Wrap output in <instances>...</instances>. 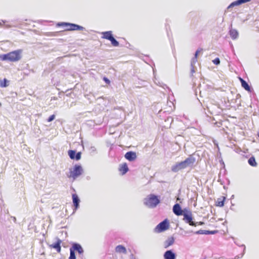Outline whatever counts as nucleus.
Returning <instances> with one entry per match:
<instances>
[{
    "label": "nucleus",
    "instance_id": "nucleus-1",
    "mask_svg": "<svg viewBox=\"0 0 259 259\" xmlns=\"http://www.w3.org/2000/svg\"><path fill=\"white\" fill-rule=\"evenodd\" d=\"M22 52V50H17L6 54L0 55V59L3 61L17 62L21 59Z\"/></svg>",
    "mask_w": 259,
    "mask_h": 259
},
{
    "label": "nucleus",
    "instance_id": "nucleus-2",
    "mask_svg": "<svg viewBox=\"0 0 259 259\" xmlns=\"http://www.w3.org/2000/svg\"><path fill=\"white\" fill-rule=\"evenodd\" d=\"M160 202V196L154 194L148 195L144 199V204L149 208H155Z\"/></svg>",
    "mask_w": 259,
    "mask_h": 259
},
{
    "label": "nucleus",
    "instance_id": "nucleus-3",
    "mask_svg": "<svg viewBox=\"0 0 259 259\" xmlns=\"http://www.w3.org/2000/svg\"><path fill=\"white\" fill-rule=\"evenodd\" d=\"M182 215H183V220L186 223L192 226L196 227L197 225V223L193 221L194 218L192 216V212L189 209L184 208L183 213Z\"/></svg>",
    "mask_w": 259,
    "mask_h": 259
},
{
    "label": "nucleus",
    "instance_id": "nucleus-4",
    "mask_svg": "<svg viewBox=\"0 0 259 259\" xmlns=\"http://www.w3.org/2000/svg\"><path fill=\"white\" fill-rule=\"evenodd\" d=\"M101 34H102V38L110 40L113 46L118 47L119 46V42L113 37L111 31H104Z\"/></svg>",
    "mask_w": 259,
    "mask_h": 259
},
{
    "label": "nucleus",
    "instance_id": "nucleus-5",
    "mask_svg": "<svg viewBox=\"0 0 259 259\" xmlns=\"http://www.w3.org/2000/svg\"><path fill=\"white\" fill-rule=\"evenodd\" d=\"M169 227V223L167 219H166L159 223L154 228V232L161 233L167 230Z\"/></svg>",
    "mask_w": 259,
    "mask_h": 259
},
{
    "label": "nucleus",
    "instance_id": "nucleus-6",
    "mask_svg": "<svg viewBox=\"0 0 259 259\" xmlns=\"http://www.w3.org/2000/svg\"><path fill=\"white\" fill-rule=\"evenodd\" d=\"M83 171L82 168L80 165H75L73 167V170L70 171V177L73 179H75L80 176Z\"/></svg>",
    "mask_w": 259,
    "mask_h": 259
},
{
    "label": "nucleus",
    "instance_id": "nucleus-7",
    "mask_svg": "<svg viewBox=\"0 0 259 259\" xmlns=\"http://www.w3.org/2000/svg\"><path fill=\"white\" fill-rule=\"evenodd\" d=\"M70 251H73V252L75 253V251L77 252L80 255L82 254L84 252V250L81 245L76 242H74L72 244L71 247L70 248Z\"/></svg>",
    "mask_w": 259,
    "mask_h": 259
},
{
    "label": "nucleus",
    "instance_id": "nucleus-8",
    "mask_svg": "<svg viewBox=\"0 0 259 259\" xmlns=\"http://www.w3.org/2000/svg\"><path fill=\"white\" fill-rule=\"evenodd\" d=\"M68 154L71 159L79 160L81 159V152H76L75 150H69L68 151Z\"/></svg>",
    "mask_w": 259,
    "mask_h": 259
},
{
    "label": "nucleus",
    "instance_id": "nucleus-9",
    "mask_svg": "<svg viewBox=\"0 0 259 259\" xmlns=\"http://www.w3.org/2000/svg\"><path fill=\"white\" fill-rule=\"evenodd\" d=\"M72 201L74 206L73 212L74 213L79 207L80 199L76 194H73L72 195Z\"/></svg>",
    "mask_w": 259,
    "mask_h": 259
},
{
    "label": "nucleus",
    "instance_id": "nucleus-10",
    "mask_svg": "<svg viewBox=\"0 0 259 259\" xmlns=\"http://www.w3.org/2000/svg\"><path fill=\"white\" fill-rule=\"evenodd\" d=\"M85 29V28L80 26L78 24H76L74 23H69V25L68 27L65 30L66 31H74V30H83Z\"/></svg>",
    "mask_w": 259,
    "mask_h": 259
},
{
    "label": "nucleus",
    "instance_id": "nucleus-11",
    "mask_svg": "<svg viewBox=\"0 0 259 259\" xmlns=\"http://www.w3.org/2000/svg\"><path fill=\"white\" fill-rule=\"evenodd\" d=\"M196 161V159L192 155H190L185 160L183 161V163L185 168L193 165Z\"/></svg>",
    "mask_w": 259,
    "mask_h": 259
},
{
    "label": "nucleus",
    "instance_id": "nucleus-12",
    "mask_svg": "<svg viewBox=\"0 0 259 259\" xmlns=\"http://www.w3.org/2000/svg\"><path fill=\"white\" fill-rule=\"evenodd\" d=\"M172 211L176 215L180 216L183 213L184 208L182 209L179 203H176L173 206Z\"/></svg>",
    "mask_w": 259,
    "mask_h": 259
},
{
    "label": "nucleus",
    "instance_id": "nucleus-13",
    "mask_svg": "<svg viewBox=\"0 0 259 259\" xmlns=\"http://www.w3.org/2000/svg\"><path fill=\"white\" fill-rule=\"evenodd\" d=\"M185 168V167L182 161L178 162L175 165H172L171 167V170L172 172H177L180 170Z\"/></svg>",
    "mask_w": 259,
    "mask_h": 259
},
{
    "label": "nucleus",
    "instance_id": "nucleus-14",
    "mask_svg": "<svg viewBox=\"0 0 259 259\" xmlns=\"http://www.w3.org/2000/svg\"><path fill=\"white\" fill-rule=\"evenodd\" d=\"M56 239L57 241L51 245H50V247L55 249L57 252L59 253L61 250V243H62V240L58 238H56Z\"/></svg>",
    "mask_w": 259,
    "mask_h": 259
},
{
    "label": "nucleus",
    "instance_id": "nucleus-15",
    "mask_svg": "<svg viewBox=\"0 0 259 259\" xmlns=\"http://www.w3.org/2000/svg\"><path fill=\"white\" fill-rule=\"evenodd\" d=\"M124 157L130 161H133L136 159L137 155L134 151H128L125 154Z\"/></svg>",
    "mask_w": 259,
    "mask_h": 259
},
{
    "label": "nucleus",
    "instance_id": "nucleus-16",
    "mask_svg": "<svg viewBox=\"0 0 259 259\" xmlns=\"http://www.w3.org/2000/svg\"><path fill=\"white\" fill-rule=\"evenodd\" d=\"M164 259H176V254L172 250H166L164 254Z\"/></svg>",
    "mask_w": 259,
    "mask_h": 259
},
{
    "label": "nucleus",
    "instance_id": "nucleus-17",
    "mask_svg": "<svg viewBox=\"0 0 259 259\" xmlns=\"http://www.w3.org/2000/svg\"><path fill=\"white\" fill-rule=\"evenodd\" d=\"M240 81L241 83L242 87L248 92H251L253 90L252 88L250 86L248 83L243 78L239 77Z\"/></svg>",
    "mask_w": 259,
    "mask_h": 259
},
{
    "label": "nucleus",
    "instance_id": "nucleus-18",
    "mask_svg": "<svg viewBox=\"0 0 259 259\" xmlns=\"http://www.w3.org/2000/svg\"><path fill=\"white\" fill-rule=\"evenodd\" d=\"M175 242V238L174 237L171 236L168 238L164 242V247L165 248H168L169 246L172 245Z\"/></svg>",
    "mask_w": 259,
    "mask_h": 259
},
{
    "label": "nucleus",
    "instance_id": "nucleus-19",
    "mask_svg": "<svg viewBox=\"0 0 259 259\" xmlns=\"http://www.w3.org/2000/svg\"><path fill=\"white\" fill-rule=\"evenodd\" d=\"M119 170L121 172L122 175H125L128 170L127 164L126 163H123L119 165Z\"/></svg>",
    "mask_w": 259,
    "mask_h": 259
},
{
    "label": "nucleus",
    "instance_id": "nucleus-20",
    "mask_svg": "<svg viewBox=\"0 0 259 259\" xmlns=\"http://www.w3.org/2000/svg\"><path fill=\"white\" fill-rule=\"evenodd\" d=\"M115 251L118 253H126V248L122 245H118L115 247Z\"/></svg>",
    "mask_w": 259,
    "mask_h": 259
},
{
    "label": "nucleus",
    "instance_id": "nucleus-21",
    "mask_svg": "<svg viewBox=\"0 0 259 259\" xmlns=\"http://www.w3.org/2000/svg\"><path fill=\"white\" fill-rule=\"evenodd\" d=\"M229 34L233 39H236L238 37V32L236 29H231L229 31Z\"/></svg>",
    "mask_w": 259,
    "mask_h": 259
},
{
    "label": "nucleus",
    "instance_id": "nucleus-22",
    "mask_svg": "<svg viewBox=\"0 0 259 259\" xmlns=\"http://www.w3.org/2000/svg\"><path fill=\"white\" fill-rule=\"evenodd\" d=\"M248 163L250 166L253 167L256 166L257 164L256 162L255 157L253 156H252L249 158L248 160Z\"/></svg>",
    "mask_w": 259,
    "mask_h": 259
},
{
    "label": "nucleus",
    "instance_id": "nucleus-23",
    "mask_svg": "<svg viewBox=\"0 0 259 259\" xmlns=\"http://www.w3.org/2000/svg\"><path fill=\"white\" fill-rule=\"evenodd\" d=\"M226 199V197H223V198H218L217 199V205L220 207H223L224 205V202Z\"/></svg>",
    "mask_w": 259,
    "mask_h": 259
},
{
    "label": "nucleus",
    "instance_id": "nucleus-24",
    "mask_svg": "<svg viewBox=\"0 0 259 259\" xmlns=\"http://www.w3.org/2000/svg\"><path fill=\"white\" fill-rule=\"evenodd\" d=\"M9 81L6 78H4V79L0 80V87L2 88H5L7 87L9 85Z\"/></svg>",
    "mask_w": 259,
    "mask_h": 259
},
{
    "label": "nucleus",
    "instance_id": "nucleus-25",
    "mask_svg": "<svg viewBox=\"0 0 259 259\" xmlns=\"http://www.w3.org/2000/svg\"><path fill=\"white\" fill-rule=\"evenodd\" d=\"M239 3L238 2V0L235 1L232 3H231L230 5L228 7L227 9H229L230 8H233L235 6H239Z\"/></svg>",
    "mask_w": 259,
    "mask_h": 259
},
{
    "label": "nucleus",
    "instance_id": "nucleus-26",
    "mask_svg": "<svg viewBox=\"0 0 259 259\" xmlns=\"http://www.w3.org/2000/svg\"><path fill=\"white\" fill-rule=\"evenodd\" d=\"M241 246H243V253H241V254H239V255H236L235 257V259H238L239 258H242L243 256V255L245 253V245L244 244H242L241 245Z\"/></svg>",
    "mask_w": 259,
    "mask_h": 259
},
{
    "label": "nucleus",
    "instance_id": "nucleus-27",
    "mask_svg": "<svg viewBox=\"0 0 259 259\" xmlns=\"http://www.w3.org/2000/svg\"><path fill=\"white\" fill-rule=\"evenodd\" d=\"M69 25V22H59L57 24V26H64V27H68Z\"/></svg>",
    "mask_w": 259,
    "mask_h": 259
},
{
    "label": "nucleus",
    "instance_id": "nucleus-28",
    "mask_svg": "<svg viewBox=\"0 0 259 259\" xmlns=\"http://www.w3.org/2000/svg\"><path fill=\"white\" fill-rule=\"evenodd\" d=\"M89 150L91 154L97 153V149L95 146H91L89 148Z\"/></svg>",
    "mask_w": 259,
    "mask_h": 259
},
{
    "label": "nucleus",
    "instance_id": "nucleus-29",
    "mask_svg": "<svg viewBox=\"0 0 259 259\" xmlns=\"http://www.w3.org/2000/svg\"><path fill=\"white\" fill-rule=\"evenodd\" d=\"M69 259H76L75 253L73 251H70V256Z\"/></svg>",
    "mask_w": 259,
    "mask_h": 259
},
{
    "label": "nucleus",
    "instance_id": "nucleus-30",
    "mask_svg": "<svg viewBox=\"0 0 259 259\" xmlns=\"http://www.w3.org/2000/svg\"><path fill=\"white\" fill-rule=\"evenodd\" d=\"M197 58L194 57H193L191 61V66H194L195 64L197 62Z\"/></svg>",
    "mask_w": 259,
    "mask_h": 259
},
{
    "label": "nucleus",
    "instance_id": "nucleus-31",
    "mask_svg": "<svg viewBox=\"0 0 259 259\" xmlns=\"http://www.w3.org/2000/svg\"><path fill=\"white\" fill-rule=\"evenodd\" d=\"M212 62L215 64V65H219L220 64V59L219 58H216L215 59H214L213 61H212Z\"/></svg>",
    "mask_w": 259,
    "mask_h": 259
},
{
    "label": "nucleus",
    "instance_id": "nucleus-32",
    "mask_svg": "<svg viewBox=\"0 0 259 259\" xmlns=\"http://www.w3.org/2000/svg\"><path fill=\"white\" fill-rule=\"evenodd\" d=\"M251 0H238L240 5L250 2Z\"/></svg>",
    "mask_w": 259,
    "mask_h": 259
},
{
    "label": "nucleus",
    "instance_id": "nucleus-33",
    "mask_svg": "<svg viewBox=\"0 0 259 259\" xmlns=\"http://www.w3.org/2000/svg\"><path fill=\"white\" fill-rule=\"evenodd\" d=\"M202 50V49H198L195 53V54H194V57H196V58H197V57H198V54Z\"/></svg>",
    "mask_w": 259,
    "mask_h": 259
},
{
    "label": "nucleus",
    "instance_id": "nucleus-34",
    "mask_svg": "<svg viewBox=\"0 0 259 259\" xmlns=\"http://www.w3.org/2000/svg\"><path fill=\"white\" fill-rule=\"evenodd\" d=\"M195 72V66H191V76L193 75V74Z\"/></svg>",
    "mask_w": 259,
    "mask_h": 259
},
{
    "label": "nucleus",
    "instance_id": "nucleus-35",
    "mask_svg": "<svg viewBox=\"0 0 259 259\" xmlns=\"http://www.w3.org/2000/svg\"><path fill=\"white\" fill-rule=\"evenodd\" d=\"M103 80L107 83L109 84L110 83V80L106 77H104Z\"/></svg>",
    "mask_w": 259,
    "mask_h": 259
},
{
    "label": "nucleus",
    "instance_id": "nucleus-36",
    "mask_svg": "<svg viewBox=\"0 0 259 259\" xmlns=\"http://www.w3.org/2000/svg\"><path fill=\"white\" fill-rule=\"evenodd\" d=\"M195 234H204V230H200L194 233Z\"/></svg>",
    "mask_w": 259,
    "mask_h": 259
},
{
    "label": "nucleus",
    "instance_id": "nucleus-37",
    "mask_svg": "<svg viewBox=\"0 0 259 259\" xmlns=\"http://www.w3.org/2000/svg\"><path fill=\"white\" fill-rule=\"evenodd\" d=\"M55 118V115L53 114L50 116V122L53 121Z\"/></svg>",
    "mask_w": 259,
    "mask_h": 259
},
{
    "label": "nucleus",
    "instance_id": "nucleus-38",
    "mask_svg": "<svg viewBox=\"0 0 259 259\" xmlns=\"http://www.w3.org/2000/svg\"><path fill=\"white\" fill-rule=\"evenodd\" d=\"M154 81L155 84L159 85V86H162V85L161 84V83L159 81L157 80V79L156 78H155V79L154 80Z\"/></svg>",
    "mask_w": 259,
    "mask_h": 259
},
{
    "label": "nucleus",
    "instance_id": "nucleus-39",
    "mask_svg": "<svg viewBox=\"0 0 259 259\" xmlns=\"http://www.w3.org/2000/svg\"><path fill=\"white\" fill-rule=\"evenodd\" d=\"M218 231L217 230H213V231H209V234H216Z\"/></svg>",
    "mask_w": 259,
    "mask_h": 259
},
{
    "label": "nucleus",
    "instance_id": "nucleus-40",
    "mask_svg": "<svg viewBox=\"0 0 259 259\" xmlns=\"http://www.w3.org/2000/svg\"><path fill=\"white\" fill-rule=\"evenodd\" d=\"M204 235H209V230H204Z\"/></svg>",
    "mask_w": 259,
    "mask_h": 259
},
{
    "label": "nucleus",
    "instance_id": "nucleus-41",
    "mask_svg": "<svg viewBox=\"0 0 259 259\" xmlns=\"http://www.w3.org/2000/svg\"><path fill=\"white\" fill-rule=\"evenodd\" d=\"M197 225H203L204 224V223L203 222H197Z\"/></svg>",
    "mask_w": 259,
    "mask_h": 259
},
{
    "label": "nucleus",
    "instance_id": "nucleus-42",
    "mask_svg": "<svg viewBox=\"0 0 259 259\" xmlns=\"http://www.w3.org/2000/svg\"><path fill=\"white\" fill-rule=\"evenodd\" d=\"M192 231H185V233L186 234H188V233H192Z\"/></svg>",
    "mask_w": 259,
    "mask_h": 259
},
{
    "label": "nucleus",
    "instance_id": "nucleus-43",
    "mask_svg": "<svg viewBox=\"0 0 259 259\" xmlns=\"http://www.w3.org/2000/svg\"><path fill=\"white\" fill-rule=\"evenodd\" d=\"M102 98H103L102 97H100L98 98L97 100H99V99H102Z\"/></svg>",
    "mask_w": 259,
    "mask_h": 259
},
{
    "label": "nucleus",
    "instance_id": "nucleus-44",
    "mask_svg": "<svg viewBox=\"0 0 259 259\" xmlns=\"http://www.w3.org/2000/svg\"><path fill=\"white\" fill-rule=\"evenodd\" d=\"M208 87L210 88H211V85H208Z\"/></svg>",
    "mask_w": 259,
    "mask_h": 259
},
{
    "label": "nucleus",
    "instance_id": "nucleus-45",
    "mask_svg": "<svg viewBox=\"0 0 259 259\" xmlns=\"http://www.w3.org/2000/svg\"><path fill=\"white\" fill-rule=\"evenodd\" d=\"M52 33L50 32V33H49L50 36L51 35H52Z\"/></svg>",
    "mask_w": 259,
    "mask_h": 259
}]
</instances>
